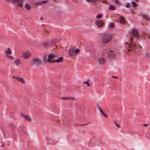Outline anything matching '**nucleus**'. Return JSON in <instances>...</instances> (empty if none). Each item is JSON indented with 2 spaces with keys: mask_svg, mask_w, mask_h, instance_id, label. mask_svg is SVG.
Returning a JSON list of instances; mask_svg holds the SVG:
<instances>
[{
  "mask_svg": "<svg viewBox=\"0 0 150 150\" xmlns=\"http://www.w3.org/2000/svg\"><path fill=\"white\" fill-rule=\"evenodd\" d=\"M112 38V36L110 34H107L105 35L104 37L103 42L104 43H107L109 42Z\"/></svg>",
  "mask_w": 150,
  "mask_h": 150,
  "instance_id": "1",
  "label": "nucleus"
},
{
  "mask_svg": "<svg viewBox=\"0 0 150 150\" xmlns=\"http://www.w3.org/2000/svg\"><path fill=\"white\" fill-rule=\"evenodd\" d=\"M58 40L57 39H54L50 40V42L48 43L46 42L44 44V45L45 46L48 47L49 46H53L54 43L57 42Z\"/></svg>",
  "mask_w": 150,
  "mask_h": 150,
  "instance_id": "2",
  "label": "nucleus"
},
{
  "mask_svg": "<svg viewBox=\"0 0 150 150\" xmlns=\"http://www.w3.org/2000/svg\"><path fill=\"white\" fill-rule=\"evenodd\" d=\"M5 53L6 55V56L11 59H13L15 58V57L9 55L8 54H10L11 53V51L10 50L9 48H8L7 50L5 51Z\"/></svg>",
  "mask_w": 150,
  "mask_h": 150,
  "instance_id": "3",
  "label": "nucleus"
},
{
  "mask_svg": "<svg viewBox=\"0 0 150 150\" xmlns=\"http://www.w3.org/2000/svg\"><path fill=\"white\" fill-rule=\"evenodd\" d=\"M131 32L132 34L134 37L137 38H139L140 35L136 29H132V30Z\"/></svg>",
  "mask_w": 150,
  "mask_h": 150,
  "instance_id": "4",
  "label": "nucleus"
},
{
  "mask_svg": "<svg viewBox=\"0 0 150 150\" xmlns=\"http://www.w3.org/2000/svg\"><path fill=\"white\" fill-rule=\"evenodd\" d=\"M31 62L33 64H40L41 63L40 59L37 58H34L32 61Z\"/></svg>",
  "mask_w": 150,
  "mask_h": 150,
  "instance_id": "5",
  "label": "nucleus"
},
{
  "mask_svg": "<svg viewBox=\"0 0 150 150\" xmlns=\"http://www.w3.org/2000/svg\"><path fill=\"white\" fill-rule=\"evenodd\" d=\"M13 3L17 4L18 6L22 7L23 6V0H12Z\"/></svg>",
  "mask_w": 150,
  "mask_h": 150,
  "instance_id": "6",
  "label": "nucleus"
},
{
  "mask_svg": "<svg viewBox=\"0 0 150 150\" xmlns=\"http://www.w3.org/2000/svg\"><path fill=\"white\" fill-rule=\"evenodd\" d=\"M46 140L47 143L49 144L53 145L55 143V141L50 138H47Z\"/></svg>",
  "mask_w": 150,
  "mask_h": 150,
  "instance_id": "7",
  "label": "nucleus"
},
{
  "mask_svg": "<svg viewBox=\"0 0 150 150\" xmlns=\"http://www.w3.org/2000/svg\"><path fill=\"white\" fill-rule=\"evenodd\" d=\"M31 53L30 52L27 51L23 53L22 56L23 58L27 59L28 58L30 55Z\"/></svg>",
  "mask_w": 150,
  "mask_h": 150,
  "instance_id": "8",
  "label": "nucleus"
},
{
  "mask_svg": "<svg viewBox=\"0 0 150 150\" xmlns=\"http://www.w3.org/2000/svg\"><path fill=\"white\" fill-rule=\"evenodd\" d=\"M55 57V55L53 54H51L49 55L48 57V59H47V60L50 63H53L52 62L53 60L51 59L54 58Z\"/></svg>",
  "mask_w": 150,
  "mask_h": 150,
  "instance_id": "9",
  "label": "nucleus"
},
{
  "mask_svg": "<svg viewBox=\"0 0 150 150\" xmlns=\"http://www.w3.org/2000/svg\"><path fill=\"white\" fill-rule=\"evenodd\" d=\"M20 116L22 118L25 119L27 121L30 120V118L28 116L24 115L23 114H21L20 115Z\"/></svg>",
  "mask_w": 150,
  "mask_h": 150,
  "instance_id": "10",
  "label": "nucleus"
},
{
  "mask_svg": "<svg viewBox=\"0 0 150 150\" xmlns=\"http://www.w3.org/2000/svg\"><path fill=\"white\" fill-rule=\"evenodd\" d=\"M119 22L120 23L124 24L125 23V20L124 18L122 16H119Z\"/></svg>",
  "mask_w": 150,
  "mask_h": 150,
  "instance_id": "11",
  "label": "nucleus"
},
{
  "mask_svg": "<svg viewBox=\"0 0 150 150\" xmlns=\"http://www.w3.org/2000/svg\"><path fill=\"white\" fill-rule=\"evenodd\" d=\"M98 62L100 64H103L105 63V60L104 58L101 57L99 59Z\"/></svg>",
  "mask_w": 150,
  "mask_h": 150,
  "instance_id": "12",
  "label": "nucleus"
},
{
  "mask_svg": "<svg viewBox=\"0 0 150 150\" xmlns=\"http://www.w3.org/2000/svg\"><path fill=\"white\" fill-rule=\"evenodd\" d=\"M62 61V58L61 57H59L56 60L53 59V62H60Z\"/></svg>",
  "mask_w": 150,
  "mask_h": 150,
  "instance_id": "13",
  "label": "nucleus"
},
{
  "mask_svg": "<svg viewBox=\"0 0 150 150\" xmlns=\"http://www.w3.org/2000/svg\"><path fill=\"white\" fill-rule=\"evenodd\" d=\"M103 24V21H100L97 22L96 25L98 26H101Z\"/></svg>",
  "mask_w": 150,
  "mask_h": 150,
  "instance_id": "14",
  "label": "nucleus"
},
{
  "mask_svg": "<svg viewBox=\"0 0 150 150\" xmlns=\"http://www.w3.org/2000/svg\"><path fill=\"white\" fill-rule=\"evenodd\" d=\"M110 58H115L116 57V54L115 53H111L109 54L108 55Z\"/></svg>",
  "mask_w": 150,
  "mask_h": 150,
  "instance_id": "15",
  "label": "nucleus"
},
{
  "mask_svg": "<svg viewBox=\"0 0 150 150\" xmlns=\"http://www.w3.org/2000/svg\"><path fill=\"white\" fill-rule=\"evenodd\" d=\"M99 110L100 112L102 114L103 116H104L106 118H107V116L104 113V112H103L100 107L99 108Z\"/></svg>",
  "mask_w": 150,
  "mask_h": 150,
  "instance_id": "16",
  "label": "nucleus"
},
{
  "mask_svg": "<svg viewBox=\"0 0 150 150\" xmlns=\"http://www.w3.org/2000/svg\"><path fill=\"white\" fill-rule=\"evenodd\" d=\"M131 44V45L130 46V47H129L130 48L134 50L135 48V47H136V46L135 45H136V43H132Z\"/></svg>",
  "mask_w": 150,
  "mask_h": 150,
  "instance_id": "17",
  "label": "nucleus"
},
{
  "mask_svg": "<svg viewBox=\"0 0 150 150\" xmlns=\"http://www.w3.org/2000/svg\"><path fill=\"white\" fill-rule=\"evenodd\" d=\"M69 53L70 55H73L74 54L73 49H71V48H70L69 50Z\"/></svg>",
  "mask_w": 150,
  "mask_h": 150,
  "instance_id": "18",
  "label": "nucleus"
},
{
  "mask_svg": "<svg viewBox=\"0 0 150 150\" xmlns=\"http://www.w3.org/2000/svg\"><path fill=\"white\" fill-rule=\"evenodd\" d=\"M17 80L23 83H25V81L23 78H17Z\"/></svg>",
  "mask_w": 150,
  "mask_h": 150,
  "instance_id": "19",
  "label": "nucleus"
},
{
  "mask_svg": "<svg viewBox=\"0 0 150 150\" xmlns=\"http://www.w3.org/2000/svg\"><path fill=\"white\" fill-rule=\"evenodd\" d=\"M109 27L111 28H113L115 26V24L114 23L111 22L109 25Z\"/></svg>",
  "mask_w": 150,
  "mask_h": 150,
  "instance_id": "20",
  "label": "nucleus"
},
{
  "mask_svg": "<svg viewBox=\"0 0 150 150\" xmlns=\"http://www.w3.org/2000/svg\"><path fill=\"white\" fill-rule=\"evenodd\" d=\"M110 9L112 10H116V8L115 6L111 5L110 6Z\"/></svg>",
  "mask_w": 150,
  "mask_h": 150,
  "instance_id": "21",
  "label": "nucleus"
},
{
  "mask_svg": "<svg viewBox=\"0 0 150 150\" xmlns=\"http://www.w3.org/2000/svg\"><path fill=\"white\" fill-rule=\"evenodd\" d=\"M25 7L28 10H30L31 8L30 6L27 4H25Z\"/></svg>",
  "mask_w": 150,
  "mask_h": 150,
  "instance_id": "22",
  "label": "nucleus"
},
{
  "mask_svg": "<svg viewBox=\"0 0 150 150\" xmlns=\"http://www.w3.org/2000/svg\"><path fill=\"white\" fill-rule=\"evenodd\" d=\"M15 62L17 65H18L20 64V61L18 59L15 60Z\"/></svg>",
  "mask_w": 150,
  "mask_h": 150,
  "instance_id": "23",
  "label": "nucleus"
},
{
  "mask_svg": "<svg viewBox=\"0 0 150 150\" xmlns=\"http://www.w3.org/2000/svg\"><path fill=\"white\" fill-rule=\"evenodd\" d=\"M24 128L22 127L21 128H18V129L19 131L21 132L22 133V134H23V132H22V131L24 130ZM23 134H25V132H24Z\"/></svg>",
  "mask_w": 150,
  "mask_h": 150,
  "instance_id": "24",
  "label": "nucleus"
},
{
  "mask_svg": "<svg viewBox=\"0 0 150 150\" xmlns=\"http://www.w3.org/2000/svg\"><path fill=\"white\" fill-rule=\"evenodd\" d=\"M110 52H111V50H106V51L105 52V54L106 55H107L108 56L109 54H110Z\"/></svg>",
  "mask_w": 150,
  "mask_h": 150,
  "instance_id": "25",
  "label": "nucleus"
},
{
  "mask_svg": "<svg viewBox=\"0 0 150 150\" xmlns=\"http://www.w3.org/2000/svg\"><path fill=\"white\" fill-rule=\"evenodd\" d=\"M86 1L87 2H92L94 3H96L95 0H86Z\"/></svg>",
  "mask_w": 150,
  "mask_h": 150,
  "instance_id": "26",
  "label": "nucleus"
},
{
  "mask_svg": "<svg viewBox=\"0 0 150 150\" xmlns=\"http://www.w3.org/2000/svg\"><path fill=\"white\" fill-rule=\"evenodd\" d=\"M132 3L134 7H136L137 6V4L136 3H135L134 2H132Z\"/></svg>",
  "mask_w": 150,
  "mask_h": 150,
  "instance_id": "27",
  "label": "nucleus"
},
{
  "mask_svg": "<svg viewBox=\"0 0 150 150\" xmlns=\"http://www.w3.org/2000/svg\"><path fill=\"white\" fill-rule=\"evenodd\" d=\"M102 17V15L100 14H99L98 15H97L96 16V18L99 19L101 18Z\"/></svg>",
  "mask_w": 150,
  "mask_h": 150,
  "instance_id": "28",
  "label": "nucleus"
},
{
  "mask_svg": "<svg viewBox=\"0 0 150 150\" xmlns=\"http://www.w3.org/2000/svg\"><path fill=\"white\" fill-rule=\"evenodd\" d=\"M88 81L89 80H88L87 81L84 82L83 83L87 84V85L88 86H90V84L88 82Z\"/></svg>",
  "mask_w": 150,
  "mask_h": 150,
  "instance_id": "29",
  "label": "nucleus"
},
{
  "mask_svg": "<svg viewBox=\"0 0 150 150\" xmlns=\"http://www.w3.org/2000/svg\"><path fill=\"white\" fill-rule=\"evenodd\" d=\"M62 99L64 100H67V99H72L73 100V98H62Z\"/></svg>",
  "mask_w": 150,
  "mask_h": 150,
  "instance_id": "30",
  "label": "nucleus"
},
{
  "mask_svg": "<svg viewBox=\"0 0 150 150\" xmlns=\"http://www.w3.org/2000/svg\"><path fill=\"white\" fill-rule=\"evenodd\" d=\"M79 52V50L78 49H76L74 51V53H76Z\"/></svg>",
  "mask_w": 150,
  "mask_h": 150,
  "instance_id": "31",
  "label": "nucleus"
},
{
  "mask_svg": "<svg viewBox=\"0 0 150 150\" xmlns=\"http://www.w3.org/2000/svg\"><path fill=\"white\" fill-rule=\"evenodd\" d=\"M115 3L116 4L118 5H120V2L117 0H115Z\"/></svg>",
  "mask_w": 150,
  "mask_h": 150,
  "instance_id": "32",
  "label": "nucleus"
},
{
  "mask_svg": "<svg viewBox=\"0 0 150 150\" xmlns=\"http://www.w3.org/2000/svg\"><path fill=\"white\" fill-rule=\"evenodd\" d=\"M130 6V4L129 3H127L125 6L127 8H129Z\"/></svg>",
  "mask_w": 150,
  "mask_h": 150,
  "instance_id": "33",
  "label": "nucleus"
},
{
  "mask_svg": "<svg viewBox=\"0 0 150 150\" xmlns=\"http://www.w3.org/2000/svg\"><path fill=\"white\" fill-rule=\"evenodd\" d=\"M114 123L115 125L117 126V127H120V126L119 125L117 124L116 122H115Z\"/></svg>",
  "mask_w": 150,
  "mask_h": 150,
  "instance_id": "34",
  "label": "nucleus"
},
{
  "mask_svg": "<svg viewBox=\"0 0 150 150\" xmlns=\"http://www.w3.org/2000/svg\"><path fill=\"white\" fill-rule=\"evenodd\" d=\"M47 2V1H43L40 2V4H43L46 3Z\"/></svg>",
  "mask_w": 150,
  "mask_h": 150,
  "instance_id": "35",
  "label": "nucleus"
},
{
  "mask_svg": "<svg viewBox=\"0 0 150 150\" xmlns=\"http://www.w3.org/2000/svg\"><path fill=\"white\" fill-rule=\"evenodd\" d=\"M4 136H6V137H8V134L7 133H4Z\"/></svg>",
  "mask_w": 150,
  "mask_h": 150,
  "instance_id": "36",
  "label": "nucleus"
},
{
  "mask_svg": "<svg viewBox=\"0 0 150 150\" xmlns=\"http://www.w3.org/2000/svg\"><path fill=\"white\" fill-rule=\"evenodd\" d=\"M13 78H15V79H17V78H19V77H15L14 76H13Z\"/></svg>",
  "mask_w": 150,
  "mask_h": 150,
  "instance_id": "37",
  "label": "nucleus"
},
{
  "mask_svg": "<svg viewBox=\"0 0 150 150\" xmlns=\"http://www.w3.org/2000/svg\"><path fill=\"white\" fill-rule=\"evenodd\" d=\"M10 127L12 128H14V126L13 125H12V124H11L10 125Z\"/></svg>",
  "mask_w": 150,
  "mask_h": 150,
  "instance_id": "38",
  "label": "nucleus"
},
{
  "mask_svg": "<svg viewBox=\"0 0 150 150\" xmlns=\"http://www.w3.org/2000/svg\"><path fill=\"white\" fill-rule=\"evenodd\" d=\"M112 78H118V77H117V76H112Z\"/></svg>",
  "mask_w": 150,
  "mask_h": 150,
  "instance_id": "39",
  "label": "nucleus"
},
{
  "mask_svg": "<svg viewBox=\"0 0 150 150\" xmlns=\"http://www.w3.org/2000/svg\"><path fill=\"white\" fill-rule=\"evenodd\" d=\"M133 38L132 36L131 37V40H132H132H133Z\"/></svg>",
  "mask_w": 150,
  "mask_h": 150,
  "instance_id": "40",
  "label": "nucleus"
},
{
  "mask_svg": "<svg viewBox=\"0 0 150 150\" xmlns=\"http://www.w3.org/2000/svg\"><path fill=\"white\" fill-rule=\"evenodd\" d=\"M87 124H88V123H87V124H81L80 125H86Z\"/></svg>",
  "mask_w": 150,
  "mask_h": 150,
  "instance_id": "41",
  "label": "nucleus"
},
{
  "mask_svg": "<svg viewBox=\"0 0 150 150\" xmlns=\"http://www.w3.org/2000/svg\"><path fill=\"white\" fill-rule=\"evenodd\" d=\"M40 20H43V18L42 17H41L40 18Z\"/></svg>",
  "mask_w": 150,
  "mask_h": 150,
  "instance_id": "42",
  "label": "nucleus"
},
{
  "mask_svg": "<svg viewBox=\"0 0 150 150\" xmlns=\"http://www.w3.org/2000/svg\"><path fill=\"white\" fill-rule=\"evenodd\" d=\"M144 126H145V127H146V126H147L148 125L147 124H144Z\"/></svg>",
  "mask_w": 150,
  "mask_h": 150,
  "instance_id": "43",
  "label": "nucleus"
},
{
  "mask_svg": "<svg viewBox=\"0 0 150 150\" xmlns=\"http://www.w3.org/2000/svg\"><path fill=\"white\" fill-rule=\"evenodd\" d=\"M139 0H135V1L136 2H138L139 1Z\"/></svg>",
  "mask_w": 150,
  "mask_h": 150,
  "instance_id": "44",
  "label": "nucleus"
},
{
  "mask_svg": "<svg viewBox=\"0 0 150 150\" xmlns=\"http://www.w3.org/2000/svg\"><path fill=\"white\" fill-rule=\"evenodd\" d=\"M7 1H10L11 0H7Z\"/></svg>",
  "mask_w": 150,
  "mask_h": 150,
  "instance_id": "45",
  "label": "nucleus"
},
{
  "mask_svg": "<svg viewBox=\"0 0 150 150\" xmlns=\"http://www.w3.org/2000/svg\"><path fill=\"white\" fill-rule=\"evenodd\" d=\"M44 59L45 60H46L45 58H44Z\"/></svg>",
  "mask_w": 150,
  "mask_h": 150,
  "instance_id": "46",
  "label": "nucleus"
}]
</instances>
